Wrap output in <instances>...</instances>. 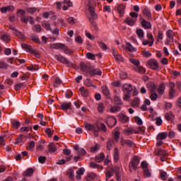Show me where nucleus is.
<instances>
[{"instance_id":"1","label":"nucleus","mask_w":181,"mask_h":181,"mask_svg":"<svg viewBox=\"0 0 181 181\" xmlns=\"http://www.w3.org/2000/svg\"><path fill=\"white\" fill-rule=\"evenodd\" d=\"M50 47L51 49H61L62 50H63L65 54H71V52H70V49H69L67 46H66L64 44L54 43V44H52Z\"/></svg>"},{"instance_id":"2","label":"nucleus","mask_w":181,"mask_h":181,"mask_svg":"<svg viewBox=\"0 0 181 181\" xmlns=\"http://www.w3.org/2000/svg\"><path fill=\"white\" fill-rule=\"evenodd\" d=\"M54 57L57 62H59V63H62L63 64H68L69 67H73V64L70 63L69 59L66 58L62 54H56L54 55Z\"/></svg>"},{"instance_id":"3","label":"nucleus","mask_w":181,"mask_h":181,"mask_svg":"<svg viewBox=\"0 0 181 181\" xmlns=\"http://www.w3.org/2000/svg\"><path fill=\"white\" fill-rule=\"evenodd\" d=\"M93 69V66L90 63L81 62L80 63V70L83 71L84 73H90V71Z\"/></svg>"},{"instance_id":"4","label":"nucleus","mask_w":181,"mask_h":181,"mask_svg":"<svg viewBox=\"0 0 181 181\" xmlns=\"http://www.w3.org/2000/svg\"><path fill=\"white\" fill-rule=\"evenodd\" d=\"M138 165H139V158L138 156H135L133 158V160L129 163V169H134V170H136Z\"/></svg>"},{"instance_id":"5","label":"nucleus","mask_w":181,"mask_h":181,"mask_svg":"<svg viewBox=\"0 0 181 181\" xmlns=\"http://www.w3.org/2000/svg\"><path fill=\"white\" fill-rule=\"evenodd\" d=\"M147 66L152 70H158L159 69V63L156 59H150L147 62Z\"/></svg>"},{"instance_id":"6","label":"nucleus","mask_w":181,"mask_h":181,"mask_svg":"<svg viewBox=\"0 0 181 181\" xmlns=\"http://www.w3.org/2000/svg\"><path fill=\"white\" fill-rule=\"evenodd\" d=\"M168 87H170V90H169V98L170 99L173 98V97H175V94L176 93V90H175V83L173 82H169L168 83Z\"/></svg>"},{"instance_id":"7","label":"nucleus","mask_w":181,"mask_h":181,"mask_svg":"<svg viewBox=\"0 0 181 181\" xmlns=\"http://www.w3.org/2000/svg\"><path fill=\"white\" fill-rule=\"evenodd\" d=\"M140 22L144 29H151V28H152V25L151 24V22H148L144 18H140Z\"/></svg>"},{"instance_id":"8","label":"nucleus","mask_w":181,"mask_h":181,"mask_svg":"<svg viewBox=\"0 0 181 181\" xmlns=\"http://www.w3.org/2000/svg\"><path fill=\"white\" fill-rule=\"evenodd\" d=\"M18 13H21V15L22 16L21 18V22H23L24 23H28V22H29V17L28 18L25 16V13H26V11H25V10H18Z\"/></svg>"},{"instance_id":"9","label":"nucleus","mask_w":181,"mask_h":181,"mask_svg":"<svg viewBox=\"0 0 181 181\" xmlns=\"http://www.w3.org/2000/svg\"><path fill=\"white\" fill-rule=\"evenodd\" d=\"M134 90V88L132 87V84H129V83H124L123 85V91L124 93H127L129 94V93H132Z\"/></svg>"},{"instance_id":"10","label":"nucleus","mask_w":181,"mask_h":181,"mask_svg":"<svg viewBox=\"0 0 181 181\" xmlns=\"http://www.w3.org/2000/svg\"><path fill=\"white\" fill-rule=\"evenodd\" d=\"M0 10L2 13H6V12H13L15 7L13 6H8L6 7H1Z\"/></svg>"},{"instance_id":"11","label":"nucleus","mask_w":181,"mask_h":181,"mask_svg":"<svg viewBox=\"0 0 181 181\" xmlns=\"http://www.w3.org/2000/svg\"><path fill=\"white\" fill-rule=\"evenodd\" d=\"M118 117L119 121H120L122 124H125L126 122H128V121H129V117H128V116L124 115L123 113H120Z\"/></svg>"},{"instance_id":"12","label":"nucleus","mask_w":181,"mask_h":181,"mask_svg":"<svg viewBox=\"0 0 181 181\" xmlns=\"http://www.w3.org/2000/svg\"><path fill=\"white\" fill-rule=\"evenodd\" d=\"M146 87L150 93H153L156 90V85L153 82H148Z\"/></svg>"},{"instance_id":"13","label":"nucleus","mask_w":181,"mask_h":181,"mask_svg":"<svg viewBox=\"0 0 181 181\" xmlns=\"http://www.w3.org/2000/svg\"><path fill=\"white\" fill-rule=\"evenodd\" d=\"M143 14L144 15L146 19L148 21H152V14L151 13V11L148 8H144L143 10Z\"/></svg>"},{"instance_id":"14","label":"nucleus","mask_w":181,"mask_h":181,"mask_svg":"<svg viewBox=\"0 0 181 181\" xmlns=\"http://www.w3.org/2000/svg\"><path fill=\"white\" fill-rule=\"evenodd\" d=\"M113 158L114 162H115L116 163L118 162V160H119V150L117 147L114 149Z\"/></svg>"},{"instance_id":"15","label":"nucleus","mask_w":181,"mask_h":181,"mask_svg":"<svg viewBox=\"0 0 181 181\" xmlns=\"http://www.w3.org/2000/svg\"><path fill=\"white\" fill-rule=\"evenodd\" d=\"M166 88V86L164 83H160L158 88V93L160 95H163L165 94V90Z\"/></svg>"},{"instance_id":"16","label":"nucleus","mask_w":181,"mask_h":181,"mask_svg":"<svg viewBox=\"0 0 181 181\" xmlns=\"http://www.w3.org/2000/svg\"><path fill=\"white\" fill-rule=\"evenodd\" d=\"M117 11L119 13L120 18L122 16H124V14L125 13V6L124 4H120L117 6Z\"/></svg>"},{"instance_id":"17","label":"nucleus","mask_w":181,"mask_h":181,"mask_svg":"<svg viewBox=\"0 0 181 181\" xmlns=\"http://www.w3.org/2000/svg\"><path fill=\"white\" fill-rule=\"evenodd\" d=\"M88 8H89V13L90 14V16H92L93 19H96L97 13H95V8H94V7H92L91 4H88Z\"/></svg>"},{"instance_id":"18","label":"nucleus","mask_w":181,"mask_h":181,"mask_svg":"<svg viewBox=\"0 0 181 181\" xmlns=\"http://www.w3.org/2000/svg\"><path fill=\"white\" fill-rule=\"evenodd\" d=\"M90 76H101L103 74V72L100 69H90L89 71Z\"/></svg>"},{"instance_id":"19","label":"nucleus","mask_w":181,"mask_h":181,"mask_svg":"<svg viewBox=\"0 0 181 181\" xmlns=\"http://www.w3.org/2000/svg\"><path fill=\"white\" fill-rule=\"evenodd\" d=\"M124 22L127 25H129V26H134V25H135V22H136V19L128 17L126 18Z\"/></svg>"},{"instance_id":"20","label":"nucleus","mask_w":181,"mask_h":181,"mask_svg":"<svg viewBox=\"0 0 181 181\" xmlns=\"http://www.w3.org/2000/svg\"><path fill=\"white\" fill-rule=\"evenodd\" d=\"M113 172H115V173L116 180H117V181H121V175H120V173H119V168L115 166V167L113 168Z\"/></svg>"},{"instance_id":"21","label":"nucleus","mask_w":181,"mask_h":181,"mask_svg":"<svg viewBox=\"0 0 181 181\" xmlns=\"http://www.w3.org/2000/svg\"><path fill=\"white\" fill-rule=\"evenodd\" d=\"M166 138H168V133L166 132L159 133L156 136V139L158 141H162L163 139H166Z\"/></svg>"},{"instance_id":"22","label":"nucleus","mask_w":181,"mask_h":181,"mask_svg":"<svg viewBox=\"0 0 181 181\" xmlns=\"http://www.w3.org/2000/svg\"><path fill=\"white\" fill-rule=\"evenodd\" d=\"M166 36L169 38V40H171V42L174 41L173 36H175V32L172 30H168L166 31Z\"/></svg>"},{"instance_id":"23","label":"nucleus","mask_w":181,"mask_h":181,"mask_svg":"<svg viewBox=\"0 0 181 181\" xmlns=\"http://www.w3.org/2000/svg\"><path fill=\"white\" fill-rule=\"evenodd\" d=\"M61 108L64 111H67V110H70V108H71V103H63L61 105Z\"/></svg>"},{"instance_id":"24","label":"nucleus","mask_w":181,"mask_h":181,"mask_svg":"<svg viewBox=\"0 0 181 181\" xmlns=\"http://www.w3.org/2000/svg\"><path fill=\"white\" fill-rule=\"evenodd\" d=\"M56 151H57L56 145L54 144V143H49L48 145V152L53 153V152H56Z\"/></svg>"},{"instance_id":"25","label":"nucleus","mask_w":181,"mask_h":181,"mask_svg":"<svg viewBox=\"0 0 181 181\" xmlns=\"http://www.w3.org/2000/svg\"><path fill=\"white\" fill-rule=\"evenodd\" d=\"M105 158V156L104 155V153H100L99 156H97L95 158V162H98V163H100V162H103L104 159Z\"/></svg>"},{"instance_id":"26","label":"nucleus","mask_w":181,"mask_h":181,"mask_svg":"<svg viewBox=\"0 0 181 181\" xmlns=\"http://www.w3.org/2000/svg\"><path fill=\"white\" fill-rule=\"evenodd\" d=\"M97 110H98V112H100V114H103V112H104V111H105V105H104V103H99L98 104Z\"/></svg>"},{"instance_id":"27","label":"nucleus","mask_w":181,"mask_h":181,"mask_svg":"<svg viewBox=\"0 0 181 181\" xmlns=\"http://www.w3.org/2000/svg\"><path fill=\"white\" fill-rule=\"evenodd\" d=\"M165 117L167 121H173L175 119V115L172 112H168L165 114Z\"/></svg>"},{"instance_id":"28","label":"nucleus","mask_w":181,"mask_h":181,"mask_svg":"<svg viewBox=\"0 0 181 181\" xmlns=\"http://www.w3.org/2000/svg\"><path fill=\"white\" fill-rule=\"evenodd\" d=\"M95 177H97V174L95 173H90L87 175L86 177V181L94 180Z\"/></svg>"},{"instance_id":"29","label":"nucleus","mask_w":181,"mask_h":181,"mask_svg":"<svg viewBox=\"0 0 181 181\" xmlns=\"http://www.w3.org/2000/svg\"><path fill=\"white\" fill-rule=\"evenodd\" d=\"M135 70L136 71H137V73H140V74H145V73H146V69H145V68H144L143 66H141V64L137 66L135 68Z\"/></svg>"},{"instance_id":"30","label":"nucleus","mask_w":181,"mask_h":181,"mask_svg":"<svg viewBox=\"0 0 181 181\" xmlns=\"http://www.w3.org/2000/svg\"><path fill=\"white\" fill-rule=\"evenodd\" d=\"M89 166L92 169H101V170H103V165L97 164V163H95L94 162H90L89 163Z\"/></svg>"},{"instance_id":"31","label":"nucleus","mask_w":181,"mask_h":181,"mask_svg":"<svg viewBox=\"0 0 181 181\" xmlns=\"http://www.w3.org/2000/svg\"><path fill=\"white\" fill-rule=\"evenodd\" d=\"M33 168H28L23 173V176L30 177L33 175Z\"/></svg>"},{"instance_id":"32","label":"nucleus","mask_w":181,"mask_h":181,"mask_svg":"<svg viewBox=\"0 0 181 181\" xmlns=\"http://www.w3.org/2000/svg\"><path fill=\"white\" fill-rule=\"evenodd\" d=\"M114 139H109V141L106 143V148L107 151H111L112 149V145H114Z\"/></svg>"},{"instance_id":"33","label":"nucleus","mask_w":181,"mask_h":181,"mask_svg":"<svg viewBox=\"0 0 181 181\" xmlns=\"http://www.w3.org/2000/svg\"><path fill=\"white\" fill-rule=\"evenodd\" d=\"M126 48L129 52H136V48L134 47L131 42L126 43Z\"/></svg>"},{"instance_id":"34","label":"nucleus","mask_w":181,"mask_h":181,"mask_svg":"<svg viewBox=\"0 0 181 181\" xmlns=\"http://www.w3.org/2000/svg\"><path fill=\"white\" fill-rule=\"evenodd\" d=\"M147 37L149 40V46H153V43L155 42V39H153V35H152V33H147Z\"/></svg>"},{"instance_id":"35","label":"nucleus","mask_w":181,"mask_h":181,"mask_svg":"<svg viewBox=\"0 0 181 181\" xmlns=\"http://www.w3.org/2000/svg\"><path fill=\"white\" fill-rule=\"evenodd\" d=\"M119 130L118 129H115L113 132V136H114V139L115 141H116V142H118L119 139Z\"/></svg>"},{"instance_id":"36","label":"nucleus","mask_w":181,"mask_h":181,"mask_svg":"<svg viewBox=\"0 0 181 181\" xmlns=\"http://www.w3.org/2000/svg\"><path fill=\"white\" fill-rule=\"evenodd\" d=\"M157 155L158 156H168V151H166V150H163V149H159L158 151H157Z\"/></svg>"},{"instance_id":"37","label":"nucleus","mask_w":181,"mask_h":181,"mask_svg":"<svg viewBox=\"0 0 181 181\" xmlns=\"http://www.w3.org/2000/svg\"><path fill=\"white\" fill-rule=\"evenodd\" d=\"M13 33L16 34V36H18L19 39H25V35L20 31H18V30L13 29Z\"/></svg>"},{"instance_id":"38","label":"nucleus","mask_w":181,"mask_h":181,"mask_svg":"<svg viewBox=\"0 0 181 181\" xmlns=\"http://www.w3.org/2000/svg\"><path fill=\"white\" fill-rule=\"evenodd\" d=\"M102 91H103L104 95H105V97H108V95H110V89H108V87L107 86L102 87Z\"/></svg>"},{"instance_id":"39","label":"nucleus","mask_w":181,"mask_h":181,"mask_svg":"<svg viewBox=\"0 0 181 181\" xmlns=\"http://www.w3.org/2000/svg\"><path fill=\"white\" fill-rule=\"evenodd\" d=\"M79 91L83 97H88V90H86L84 87L80 88Z\"/></svg>"},{"instance_id":"40","label":"nucleus","mask_w":181,"mask_h":181,"mask_svg":"<svg viewBox=\"0 0 181 181\" xmlns=\"http://www.w3.org/2000/svg\"><path fill=\"white\" fill-rule=\"evenodd\" d=\"M30 39L33 42H35V43H38L39 45H40V40H39V37H37V35H32L30 37Z\"/></svg>"},{"instance_id":"41","label":"nucleus","mask_w":181,"mask_h":181,"mask_svg":"<svg viewBox=\"0 0 181 181\" xmlns=\"http://www.w3.org/2000/svg\"><path fill=\"white\" fill-rule=\"evenodd\" d=\"M145 132V127H139L134 129V134H144Z\"/></svg>"},{"instance_id":"42","label":"nucleus","mask_w":181,"mask_h":181,"mask_svg":"<svg viewBox=\"0 0 181 181\" xmlns=\"http://www.w3.org/2000/svg\"><path fill=\"white\" fill-rule=\"evenodd\" d=\"M129 60L130 63H132V64L136 66V67H138V66L139 64H141V62L136 59L130 58Z\"/></svg>"},{"instance_id":"43","label":"nucleus","mask_w":181,"mask_h":181,"mask_svg":"<svg viewBox=\"0 0 181 181\" xmlns=\"http://www.w3.org/2000/svg\"><path fill=\"white\" fill-rule=\"evenodd\" d=\"M85 128L87 131H94V129H95V127H94V125L88 123L85 124Z\"/></svg>"},{"instance_id":"44","label":"nucleus","mask_w":181,"mask_h":181,"mask_svg":"<svg viewBox=\"0 0 181 181\" xmlns=\"http://www.w3.org/2000/svg\"><path fill=\"white\" fill-rule=\"evenodd\" d=\"M36 145V144L35 143L34 141H30L28 146H27V150L28 151H32L33 149V148H35V146Z\"/></svg>"},{"instance_id":"45","label":"nucleus","mask_w":181,"mask_h":181,"mask_svg":"<svg viewBox=\"0 0 181 181\" xmlns=\"http://www.w3.org/2000/svg\"><path fill=\"white\" fill-rule=\"evenodd\" d=\"M98 44L100 49H103V50H107V49H108V47L106 45V44L101 41H98Z\"/></svg>"},{"instance_id":"46","label":"nucleus","mask_w":181,"mask_h":181,"mask_svg":"<svg viewBox=\"0 0 181 181\" xmlns=\"http://www.w3.org/2000/svg\"><path fill=\"white\" fill-rule=\"evenodd\" d=\"M33 30L34 32H37V33H39L40 32L42 31V27H40V25L39 24L35 25L33 26Z\"/></svg>"},{"instance_id":"47","label":"nucleus","mask_w":181,"mask_h":181,"mask_svg":"<svg viewBox=\"0 0 181 181\" xmlns=\"http://www.w3.org/2000/svg\"><path fill=\"white\" fill-rule=\"evenodd\" d=\"M42 28L46 29L47 30H50V32H52L53 30H52V28H50V24L47 22H43L42 23Z\"/></svg>"},{"instance_id":"48","label":"nucleus","mask_w":181,"mask_h":181,"mask_svg":"<svg viewBox=\"0 0 181 181\" xmlns=\"http://www.w3.org/2000/svg\"><path fill=\"white\" fill-rule=\"evenodd\" d=\"M86 57L89 60H95V55L91 52L86 53Z\"/></svg>"},{"instance_id":"49","label":"nucleus","mask_w":181,"mask_h":181,"mask_svg":"<svg viewBox=\"0 0 181 181\" xmlns=\"http://www.w3.org/2000/svg\"><path fill=\"white\" fill-rule=\"evenodd\" d=\"M140 100L138 98H134L132 102V107H138L139 105Z\"/></svg>"},{"instance_id":"50","label":"nucleus","mask_w":181,"mask_h":181,"mask_svg":"<svg viewBox=\"0 0 181 181\" xmlns=\"http://www.w3.org/2000/svg\"><path fill=\"white\" fill-rule=\"evenodd\" d=\"M136 35L140 39H142L144 36V30L143 29H138L136 31Z\"/></svg>"},{"instance_id":"51","label":"nucleus","mask_w":181,"mask_h":181,"mask_svg":"<svg viewBox=\"0 0 181 181\" xmlns=\"http://www.w3.org/2000/svg\"><path fill=\"white\" fill-rule=\"evenodd\" d=\"M114 101H115V104H116V105H121L122 104V100H121V98H119L118 96H115L114 98Z\"/></svg>"},{"instance_id":"52","label":"nucleus","mask_w":181,"mask_h":181,"mask_svg":"<svg viewBox=\"0 0 181 181\" xmlns=\"http://www.w3.org/2000/svg\"><path fill=\"white\" fill-rule=\"evenodd\" d=\"M21 47L24 49V50H28V52H30L32 50V47L28 44H21Z\"/></svg>"},{"instance_id":"53","label":"nucleus","mask_w":181,"mask_h":181,"mask_svg":"<svg viewBox=\"0 0 181 181\" xmlns=\"http://www.w3.org/2000/svg\"><path fill=\"white\" fill-rule=\"evenodd\" d=\"M62 83H63V81H62V79H60V78H59V77H57L55 78L54 87H59V86H60V84H62Z\"/></svg>"},{"instance_id":"54","label":"nucleus","mask_w":181,"mask_h":181,"mask_svg":"<svg viewBox=\"0 0 181 181\" xmlns=\"http://www.w3.org/2000/svg\"><path fill=\"white\" fill-rule=\"evenodd\" d=\"M11 124L14 128H16V129H18V128L21 127V122L16 120H12Z\"/></svg>"},{"instance_id":"55","label":"nucleus","mask_w":181,"mask_h":181,"mask_svg":"<svg viewBox=\"0 0 181 181\" xmlns=\"http://www.w3.org/2000/svg\"><path fill=\"white\" fill-rule=\"evenodd\" d=\"M151 93H152L150 95V99L151 100V101H156V100L158 99V93L155 92Z\"/></svg>"},{"instance_id":"56","label":"nucleus","mask_w":181,"mask_h":181,"mask_svg":"<svg viewBox=\"0 0 181 181\" xmlns=\"http://www.w3.org/2000/svg\"><path fill=\"white\" fill-rule=\"evenodd\" d=\"M121 110V107L119 106H112L110 108V112H118V111Z\"/></svg>"},{"instance_id":"57","label":"nucleus","mask_w":181,"mask_h":181,"mask_svg":"<svg viewBox=\"0 0 181 181\" xmlns=\"http://www.w3.org/2000/svg\"><path fill=\"white\" fill-rule=\"evenodd\" d=\"M45 134H47V136L49 138H52L53 136V132H52V129H50V128L45 129Z\"/></svg>"},{"instance_id":"58","label":"nucleus","mask_w":181,"mask_h":181,"mask_svg":"<svg viewBox=\"0 0 181 181\" xmlns=\"http://www.w3.org/2000/svg\"><path fill=\"white\" fill-rule=\"evenodd\" d=\"M144 176L146 177H151L152 176V174L151 173V171H149V168H146L144 170Z\"/></svg>"},{"instance_id":"59","label":"nucleus","mask_w":181,"mask_h":181,"mask_svg":"<svg viewBox=\"0 0 181 181\" xmlns=\"http://www.w3.org/2000/svg\"><path fill=\"white\" fill-rule=\"evenodd\" d=\"M160 179H162V180H166L168 179V174L166 173V172L163 171L160 174Z\"/></svg>"},{"instance_id":"60","label":"nucleus","mask_w":181,"mask_h":181,"mask_svg":"<svg viewBox=\"0 0 181 181\" xmlns=\"http://www.w3.org/2000/svg\"><path fill=\"white\" fill-rule=\"evenodd\" d=\"M85 84L87 86V87H93L94 85H93V81L90 78H87L85 81Z\"/></svg>"},{"instance_id":"61","label":"nucleus","mask_w":181,"mask_h":181,"mask_svg":"<svg viewBox=\"0 0 181 181\" xmlns=\"http://www.w3.org/2000/svg\"><path fill=\"white\" fill-rule=\"evenodd\" d=\"M124 144L129 148H132L134 146V142H132V141L131 140H128V139L125 140Z\"/></svg>"},{"instance_id":"62","label":"nucleus","mask_w":181,"mask_h":181,"mask_svg":"<svg viewBox=\"0 0 181 181\" xmlns=\"http://www.w3.org/2000/svg\"><path fill=\"white\" fill-rule=\"evenodd\" d=\"M67 175L69 176V179H73V177H74V170L70 168L69 172L67 173Z\"/></svg>"},{"instance_id":"63","label":"nucleus","mask_w":181,"mask_h":181,"mask_svg":"<svg viewBox=\"0 0 181 181\" xmlns=\"http://www.w3.org/2000/svg\"><path fill=\"white\" fill-rule=\"evenodd\" d=\"M8 67H9V65L6 62L0 61V69H7Z\"/></svg>"},{"instance_id":"64","label":"nucleus","mask_w":181,"mask_h":181,"mask_svg":"<svg viewBox=\"0 0 181 181\" xmlns=\"http://www.w3.org/2000/svg\"><path fill=\"white\" fill-rule=\"evenodd\" d=\"M114 57H115V60H116V62H124V58L122 57H121V55H119V54H117Z\"/></svg>"}]
</instances>
